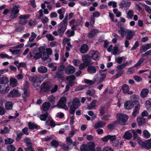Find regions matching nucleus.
<instances>
[{"label":"nucleus","instance_id":"f257e3e1","mask_svg":"<svg viewBox=\"0 0 151 151\" xmlns=\"http://www.w3.org/2000/svg\"><path fill=\"white\" fill-rule=\"evenodd\" d=\"M68 25V16L65 17L63 21L58 25L57 31L52 32V34L55 36L59 35L62 37L66 30Z\"/></svg>","mask_w":151,"mask_h":151},{"label":"nucleus","instance_id":"f03ea898","mask_svg":"<svg viewBox=\"0 0 151 151\" xmlns=\"http://www.w3.org/2000/svg\"><path fill=\"white\" fill-rule=\"evenodd\" d=\"M39 51L40 53L43 54L42 56V60H47L49 58V55L52 54V49L50 48L45 49L43 46L40 47L39 48Z\"/></svg>","mask_w":151,"mask_h":151},{"label":"nucleus","instance_id":"7ed1b4c3","mask_svg":"<svg viewBox=\"0 0 151 151\" xmlns=\"http://www.w3.org/2000/svg\"><path fill=\"white\" fill-rule=\"evenodd\" d=\"M42 79V77L39 75L29 76V80L33 83V85L35 87L39 86Z\"/></svg>","mask_w":151,"mask_h":151},{"label":"nucleus","instance_id":"20e7f679","mask_svg":"<svg viewBox=\"0 0 151 151\" xmlns=\"http://www.w3.org/2000/svg\"><path fill=\"white\" fill-rule=\"evenodd\" d=\"M118 123L121 125L124 124L128 119V117L126 115L122 113L117 114L116 115Z\"/></svg>","mask_w":151,"mask_h":151},{"label":"nucleus","instance_id":"39448f33","mask_svg":"<svg viewBox=\"0 0 151 151\" xmlns=\"http://www.w3.org/2000/svg\"><path fill=\"white\" fill-rule=\"evenodd\" d=\"M94 143L90 142L87 144H82L80 147L81 151H89L93 148Z\"/></svg>","mask_w":151,"mask_h":151},{"label":"nucleus","instance_id":"423d86ee","mask_svg":"<svg viewBox=\"0 0 151 151\" xmlns=\"http://www.w3.org/2000/svg\"><path fill=\"white\" fill-rule=\"evenodd\" d=\"M66 98L65 97H62L59 101L57 105L58 107L63 108L67 109L68 107L66 106Z\"/></svg>","mask_w":151,"mask_h":151},{"label":"nucleus","instance_id":"0eeeda50","mask_svg":"<svg viewBox=\"0 0 151 151\" xmlns=\"http://www.w3.org/2000/svg\"><path fill=\"white\" fill-rule=\"evenodd\" d=\"M29 16V14L20 15L19 17V18L20 19L19 22V24L21 25H25L27 22V19Z\"/></svg>","mask_w":151,"mask_h":151},{"label":"nucleus","instance_id":"6e6552de","mask_svg":"<svg viewBox=\"0 0 151 151\" xmlns=\"http://www.w3.org/2000/svg\"><path fill=\"white\" fill-rule=\"evenodd\" d=\"M19 7V5H15L13 6L11 10L12 14L10 16V18H14L17 16V14L19 11L18 9Z\"/></svg>","mask_w":151,"mask_h":151},{"label":"nucleus","instance_id":"1a4fd4ad","mask_svg":"<svg viewBox=\"0 0 151 151\" xmlns=\"http://www.w3.org/2000/svg\"><path fill=\"white\" fill-rule=\"evenodd\" d=\"M21 95V93L18 90L14 89L9 93L8 96L9 97L14 98L19 97Z\"/></svg>","mask_w":151,"mask_h":151},{"label":"nucleus","instance_id":"9d476101","mask_svg":"<svg viewBox=\"0 0 151 151\" xmlns=\"http://www.w3.org/2000/svg\"><path fill=\"white\" fill-rule=\"evenodd\" d=\"M10 89V86L9 85H0V93L4 94L8 92Z\"/></svg>","mask_w":151,"mask_h":151},{"label":"nucleus","instance_id":"9b49d317","mask_svg":"<svg viewBox=\"0 0 151 151\" xmlns=\"http://www.w3.org/2000/svg\"><path fill=\"white\" fill-rule=\"evenodd\" d=\"M90 54L91 55V59H93L95 60L99 59L100 55L99 52L92 50L90 52Z\"/></svg>","mask_w":151,"mask_h":151},{"label":"nucleus","instance_id":"f8f14e48","mask_svg":"<svg viewBox=\"0 0 151 151\" xmlns=\"http://www.w3.org/2000/svg\"><path fill=\"white\" fill-rule=\"evenodd\" d=\"M131 5V3L130 1H127L124 0H122L119 4V8L121 9L124 7L129 8Z\"/></svg>","mask_w":151,"mask_h":151},{"label":"nucleus","instance_id":"ddd939ff","mask_svg":"<svg viewBox=\"0 0 151 151\" xmlns=\"http://www.w3.org/2000/svg\"><path fill=\"white\" fill-rule=\"evenodd\" d=\"M99 69V67L98 65L94 66L90 65L87 68V71L90 74H94L96 72L97 70Z\"/></svg>","mask_w":151,"mask_h":151},{"label":"nucleus","instance_id":"4468645a","mask_svg":"<svg viewBox=\"0 0 151 151\" xmlns=\"http://www.w3.org/2000/svg\"><path fill=\"white\" fill-rule=\"evenodd\" d=\"M75 71V68L73 66L69 65L65 69L66 73L68 75L73 74Z\"/></svg>","mask_w":151,"mask_h":151},{"label":"nucleus","instance_id":"2eb2a0df","mask_svg":"<svg viewBox=\"0 0 151 151\" xmlns=\"http://www.w3.org/2000/svg\"><path fill=\"white\" fill-rule=\"evenodd\" d=\"M122 89L124 93L128 94H132L133 92L129 91V88L128 85L126 84L123 85L122 86Z\"/></svg>","mask_w":151,"mask_h":151},{"label":"nucleus","instance_id":"dca6fc26","mask_svg":"<svg viewBox=\"0 0 151 151\" xmlns=\"http://www.w3.org/2000/svg\"><path fill=\"white\" fill-rule=\"evenodd\" d=\"M133 103L132 101H127L124 104V107L127 110H130L134 107Z\"/></svg>","mask_w":151,"mask_h":151},{"label":"nucleus","instance_id":"f3484780","mask_svg":"<svg viewBox=\"0 0 151 151\" xmlns=\"http://www.w3.org/2000/svg\"><path fill=\"white\" fill-rule=\"evenodd\" d=\"M50 107V103L48 102H45L42 105L41 109L44 111H47L49 110Z\"/></svg>","mask_w":151,"mask_h":151},{"label":"nucleus","instance_id":"a211bd4d","mask_svg":"<svg viewBox=\"0 0 151 151\" xmlns=\"http://www.w3.org/2000/svg\"><path fill=\"white\" fill-rule=\"evenodd\" d=\"M80 105L81 104L79 99L78 98H75L73 100L72 102V105L71 106L78 109Z\"/></svg>","mask_w":151,"mask_h":151},{"label":"nucleus","instance_id":"6ab92c4d","mask_svg":"<svg viewBox=\"0 0 151 151\" xmlns=\"http://www.w3.org/2000/svg\"><path fill=\"white\" fill-rule=\"evenodd\" d=\"M91 58L89 57L88 56L86 55H84L82 57L83 61L87 65H92L93 64V63L91 60Z\"/></svg>","mask_w":151,"mask_h":151},{"label":"nucleus","instance_id":"aec40b11","mask_svg":"<svg viewBox=\"0 0 151 151\" xmlns=\"http://www.w3.org/2000/svg\"><path fill=\"white\" fill-rule=\"evenodd\" d=\"M140 104L139 103H138L135 106L132 114L133 117H135L136 116L139 114V111L140 109Z\"/></svg>","mask_w":151,"mask_h":151},{"label":"nucleus","instance_id":"412c9836","mask_svg":"<svg viewBox=\"0 0 151 151\" xmlns=\"http://www.w3.org/2000/svg\"><path fill=\"white\" fill-rule=\"evenodd\" d=\"M142 145L144 147L147 149L151 148V138L145 142H141Z\"/></svg>","mask_w":151,"mask_h":151},{"label":"nucleus","instance_id":"4be33fe9","mask_svg":"<svg viewBox=\"0 0 151 151\" xmlns=\"http://www.w3.org/2000/svg\"><path fill=\"white\" fill-rule=\"evenodd\" d=\"M135 33V32L134 31L128 29L126 33V34H127L126 36V39L130 40L132 38Z\"/></svg>","mask_w":151,"mask_h":151},{"label":"nucleus","instance_id":"5701e85b","mask_svg":"<svg viewBox=\"0 0 151 151\" xmlns=\"http://www.w3.org/2000/svg\"><path fill=\"white\" fill-rule=\"evenodd\" d=\"M119 29L118 30V33L121 35L122 37H123L126 35L128 29H126L124 27L120 26Z\"/></svg>","mask_w":151,"mask_h":151},{"label":"nucleus","instance_id":"b1692460","mask_svg":"<svg viewBox=\"0 0 151 151\" xmlns=\"http://www.w3.org/2000/svg\"><path fill=\"white\" fill-rule=\"evenodd\" d=\"M99 31L97 29H93L91 30L88 33V36L90 38H91L96 35Z\"/></svg>","mask_w":151,"mask_h":151},{"label":"nucleus","instance_id":"393cba45","mask_svg":"<svg viewBox=\"0 0 151 151\" xmlns=\"http://www.w3.org/2000/svg\"><path fill=\"white\" fill-rule=\"evenodd\" d=\"M106 124V123L104 122L99 121L95 123L94 125V127L96 129L102 128Z\"/></svg>","mask_w":151,"mask_h":151},{"label":"nucleus","instance_id":"a878e982","mask_svg":"<svg viewBox=\"0 0 151 151\" xmlns=\"http://www.w3.org/2000/svg\"><path fill=\"white\" fill-rule=\"evenodd\" d=\"M97 100L95 99L93 100L90 103L89 105L87 106V108L89 110L95 109L96 107V104Z\"/></svg>","mask_w":151,"mask_h":151},{"label":"nucleus","instance_id":"bb28decb","mask_svg":"<svg viewBox=\"0 0 151 151\" xmlns=\"http://www.w3.org/2000/svg\"><path fill=\"white\" fill-rule=\"evenodd\" d=\"M151 48V43H148L143 45L142 46L141 49V52L142 53L145 52L146 50Z\"/></svg>","mask_w":151,"mask_h":151},{"label":"nucleus","instance_id":"cd10ccee","mask_svg":"<svg viewBox=\"0 0 151 151\" xmlns=\"http://www.w3.org/2000/svg\"><path fill=\"white\" fill-rule=\"evenodd\" d=\"M18 84L17 80L14 78H12L10 79V85L12 87L17 86Z\"/></svg>","mask_w":151,"mask_h":151},{"label":"nucleus","instance_id":"c85d7f7f","mask_svg":"<svg viewBox=\"0 0 151 151\" xmlns=\"http://www.w3.org/2000/svg\"><path fill=\"white\" fill-rule=\"evenodd\" d=\"M137 122L139 126H141L145 123V119L143 117H139L137 118Z\"/></svg>","mask_w":151,"mask_h":151},{"label":"nucleus","instance_id":"c756f323","mask_svg":"<svg viewBox=\"0 0 151 151\" xmlns=\"http://www.w3.org/2000/svg\"><path fill=\"white\" fill-rule=\"evenodd\" d=\"M112 137L114 138L112 140H111L110 142L112 144L113 146L115 147L118 146L119 143L118 139H116L115 135H113Z\"/></svg>","mask_w":151,"mask_h":151},{"label":"nucleus","instance_id":"7c9ffc66","mask_svg":"<svg viewBox=\"0 0 151 151\" xmlns=\"http://www.w3.org/2000/svg\"><path fill=\"white\" fill-rule=\"evenodd\" d=\"M88 50V48L87 45L86 44H83L81 46L80 51L82 53H85Z\"/></svg>","mask_w":151,"mask_h":151},{"label":"nucleus","instance_id":"2f4dec72","mask_svg":"<svg viewBox=\"0 0 151 151\" xmlns=\"http://www.w3.org/2000/svg\"><path fill=\"white\" fill-rule=\"evenodd\" d=\"M149 92V90L147 88L143 89L140 92V96L142 98L146 97Z\"/></svg>","mask_w":151,"mask_h":151},{"label":"nucleus","instance_id":"473e14b6","mask_svg":"<svg viewBox=\"0 0 151 151\" xmlns=\"http://www.w3.org/2000/svg\"><path fill=\"white\" fill-rule=\"evenodd\" d=\"M118 124V121H116V120L114 121L112 123L108 124L107 125V128L110 130H112Z\"/></svg>","mask_w":151,"mask_h":151},{"label":"nucleus","instance_id":"72a5a7b5","mask_svg":"<svg viewBox=\"0 0 151 151\" xmlns=\"http://www.w3.org/2000/svg\"><path fill=\"white\" fill-rule=\"evenodd\" d=\"M75 77L73 75L69 76L66 77V80L69 81L70 83L69 84V85L71 86H73V82L75 80Z\"/></svg>","mask_w":151,"mask_h":151},{"label":"nucleus","instance_id":"f704fd0d","mask_svg":"<svg viewBox=\"0 0 151 151\" xmlns=\"http://www.w3.org/2000/svg\"><path fill=\"white\" fill-rule=\"evenodd\" d=\"M113 135H108L104 137L101 139L102 141L104 142H107L108 140L109 139L110 141L113 139L114 137H112Z\"/></svg>","mask_w":151,"mask_h":151},{"label":"nucleus","instance_id":"c9c22d12","mask_svg":"<svg viewBox=\"0 0 151 151\" xmlns=\"http://www.w3.org/2000/svg\"><path fill=\"white\" fill-rule=\"evenodd\" d=\"M123 138L127 140H129L132 137V134L129 131L126 132L123 135Z\"/></svg>","mask_w":151,"mask_h":151},{"label":"nucleus","instance_id":"e433bc0d","mask_svg":"<svg viewBox=\"0 0 151 151\" xmlns=\"http://www.w3.org/2000/svg\"><path fill=\"white\" fill-rule=\"evenodd\" d=\"M9 51L12 54L14 55H17V56H19L21 54V50L19 49L13 50L11 49H9Z\"/></svg>","mask_w":151,"mask_h":151},{"label":"nucleus","instance_id":"4c0bfd02","mask_svg":"<svg viewBox=\"0 0 151 151\" xmlns=\"http://www.w3.org/2000/svg\"><path fill=\"white\" fill-rule=\"evenodd\" d=\"M63 70H59L56 73V75L54 78H58L63 79Z\"/></svg>","mask_w":151,"mask_h":151},{"label":"nucleus","instance_id":"58836bf2","mask_svg":"<svg viewBox=\"0 0 151 151\" xmlns=\"http://www.w3.org/2000/svg\"><path fill=\"white\" fill-rule=\"evenodd\" d=\"M9 82L8 78L6 77H2L0 78V84H6Z\"/></svg>","mask_w":151,"mask_h":151},{"label":"nucleus","instance_id":"ea45409f","mask_svg":"<svg viewBox=\"0 0 151 151\" xmlns=\"http://www.w3.org/2000/svg\"><path fill=\"white\" fill-rule=\"evenodd\" d=\"M73 148L72 145L63 144L62 145V148L64 151H69Z\"/></svg>","mask_w":151,"mask_h":151},{"label":"nucleus","instance_id":"a19ab883","mask_svg":"<svg viewBox=\"0 0 151 151\" xmlns=\"http://www.w3.org/2000/svg\"><path fill=\"white\" fill-rule=\"evenodd\" d=\"M29 128L30 129H37L38 127V125L34 123H32L29 122L28 123Z\"/></svg>","mask_w":151,"mask_h":151},{"label":"nucleus","instance_id":"79ce46f5","mask_svg":"<svg viewBox=\"0 0 151 151\" xmlns=\"http://www.w3.org/2000/svg\"><path fill=\"white\" fill-rule=\"evenodd\" d=\"M23 91L22 96L24 99V101H27V98L29 96V92L28 90H23Z\"/></svg>","mask_w":151,"mask_h":151},{"label":"nucleus","instance_id":"37998d69","mask_svg":"<svg viewBox=\"0 0 151 151\" xmlns=\"http://www.w3.org/2000/svg\"><path fill=\"white\" fill-rule=\"evenodd\" d=\"M38 72L41 73H45L47 71V68L44 66H40L38 68Z\"/></svg>","mask_w":151,"mask_h":151},{"label":"nucleus","instance_id":"c03bdc74","mask_svg":"<svg viewBox=\"0 0 151 151\" xmlns=\"http://www.w3.org/2000/svg\"><path fill=\"white\" fill-rule=\"evenodd\" d=\"M51 145L54 148H57L59 145V143L58 141L53 140L51 142Z\"/></svg>","mask_w":151,"mask_h":151},{"label":"nucleus","instance_id":"a18cd8bd","mask_svg":"<svg viewBox=\"0 0 151 151\" xmlns=\"http://www.w3.org/2000/svg\"><path fill=\"white\" fill-rule=\"evenodd\" d=\"M127 18L132 19L134 16V12L132 10H129L127 13Z\"/></svg>","mask_w":151,"mask_h":151},{"label":"nucleus","instance_id":"49530a36","mask_svg":"<svg viewBox=\"0 0 151 151\" xmlns=\"http://www.w3.org/2000/svg\"><path fill=\"white\" fill-rule=\"evenodd\" d=\"M43 55L42 53L37 52L35 53L34 55V58L35 60H37L41 58L42 60V56Z\"/></svg>","mask_w":151,"mask_h":151},{"label":"nucleus","instance_id":"de8ad7c7","mask_svg":"<svg viewBox=\"0 0 151 151\" xmlns=\"http://www.w3.org/2000/svg\"><path fill=\"white\" fill-rule=\"evenodd\" d=\"M145 59L142 58H140L137 62L134 65V67L136 68L140 65L145 61Z\"/></svg>","mask_w":151,"mask_h":151},{"label":"nucleus","instance_id":"09e8293b","mask_svg":"<svg viewBox=\"0 0 151 151\" xmlns=\"http://www.w3.org/2000/svg\"><path fill=\"white\" fill-rule=\"evenodd\" d=\"M96 78H94L92 80H90L87 79H85L84 80V81L87 84H88L90 85H92L96 81Z\"/></svg>","mask_w":151,"mask_h":151},{"label":"nucleus","instance_id":"8fccbe9b","mask_svg":"<svg viewBox=\"0 0 151 151\" xmlns=\"http://www.w3.org/2000/svg\"><path fill=\"white\" fill-rule=\"evenodd\" d=\"M71 130L70 132L69 133V136L70 137H73L78 131V129H75L74 128L73 126H72L71 127Z\"/></svg>","mask_w":151,"mask_h":151},{"label":"nucleus","instance_id":"3c124183","mask_svg":"<svg viewBox=\"0 0 151 151\" xmlns=\"http://www.w3.org/2000/svg\"><path fill=\"white\" fill-rule=\"evenodd\" d=\"M24 142L26 144L27 147H28L32 146V143L31 140L28 137H26L24 138Z\"/></svg>","mask_w":151,"mask_h":151},{"label":"nucleus","instance_id":"603ef678","mask_svg":"<svg viewBox=\"0 0 151 151\" xmlns=\"http://www.w3.org/2000/svg\"><path fill=\"white\" fill-rule=\"evenodd\" d=\"M127 64V62L125 63L118 66L117 67L116 71H119V70H122L125 67Z\"/></svg>","mask_w":151,"mask_h":151},{"label":"nucleus","instance_id":"864d4df0","mask_svg":"<svg viewBox=\"0 0 151 151\" xmlns=\"http://www.w3.org/2000/svg\"><path fill=\"white\" fill-rule=\"evenodd\" d=\"M95 93V91L93 89L91 90H88L86 92L87 95H88L91 96H92L94 95Z\"/></svg>","mask_w":151,"mask_h":151},{"label":"nucleus","instance_id":"5fc2aeb1","mask_svg":"<svg viewBox=\"0 0 151 151\" xmlns=\"http://www.w3.org/2000/svg\"><path fill=\"white\" fill-rule=\"evenodd\" d=\"M117 71L118 72V73L114 75L113 77V78L114 79L117 78L121 76L124 73V71L123 70H119V71Z\"/></svg>","mask_w":151,"mask_h":151},{"label":"nucleus","instance_id":"6e6d98bb","mask_svg":"<svg viewBox=\"0 0 151 151\" xmlns=\"http://www.w3.org/2000/svg\"><path fill=\"white\" fill-rule=\"evenodd\" d=\"M37 36V35L36 34L33 32H32L31 36L29 38V42H31L33 41Z\"/></svg>","mask_w":151,"mask_h":151},{"label":"nucleus","instance_id":"4d7b16f0","mask_svg":"<svg viewBox=\"0 0 151 151\" xmlns=\"http://www.w3.org/2000/svg\"><path fill=\"white\" fill-rule=\"evenodd\" d=\"M42 88H43L46 91L49 90L50 88V86L48 83H43L42 85Z\"/></svg>","mask_w":151,"mask_h":151},{"label":"nucleus","instance_id":"13d9d810","mask_svg":"<svg viewBox=\"0 0 151 151\" xmlns=\"http://www.w3.org/2000/svg\"><path fill=\"white\" fill-rule=\"evenodd\" d=\"M0 58H7L8 59H11L13 58V57L11 56H9L6 54H4L1 53L0 54Z\"/></svg>","mask_w":151,"mask_h":151},{"label":"nucleus","instance_id":"bf43d9fd","mask_svg":"<svg viewBox=\"0 0 151 151\" xmlns=\"http://www.w3.org/2000/svg\"><path fill=\"white\" fill-rule=\"evenodd\" d=\"M48 117H49L48 116V113L46 112L44 114L40 115V118L42 121H45Z\"/></svg>","mask_w":151,"mask_h":151},{"label":"nucleus","instance_id":"052dcab7","mask_svg":"<svg viewBox=\"0 0 151 151\" xmlns=\"http://www.w3.org/2000/svg\"><path fill=\"white\" fill-rule=\"evenodd\" d=\"M5 144L6 145L11 144L14 142V140L11 138H7L4 140Z\"/></svg>","mask_w":151,"mask_h":151},{"label":"nucleus","instance_id":"680f3d73","mask_svg":"<svg viewBox=\"0 0 151 151\" xmlns=\"http://www.w3.org/2000/svg\"><path fill=\"white\" fill-rule=\"evenodd\" d=\"M143 133L144 137L146 138H148L150 137V134L147 130H145L143 131Z\"/></svg>","mask_w":151,"mask_h":151},{"label":"nucleus","instance_id":"e2e57ef3","mask_svg":"<svg viewBox=\"0 0 151 151\" xmlns=\"http://www.w3.org/2000/svg\"><path fill=\"white\" fill-rule=\"evenodd\" d=\"M12 107V103L11 102H7L5 104V107L6 109L8 110L11 109Z\"/></svg>","mask_w":151,"mask_h":151},{"label":"nucleus","instance_id":"0e129e2a","mask_svg":"<svg viewBox=\"0 0 151 151\" xmlns=\"http://www.w3.org/2000/svg\"><path fill=\"white\" fill-rule=\"evenodd\" d=\"M49 67L52 68L51 70L52 71H55L56 70L57 68V66L56 64L53 63H50L48 64Z\"/></svg>","mask_w":151,"mask_h":151},{"label":"nucleus","instance_id":"69168bd1","mask_svg":"<svg viewBox=\"0 0 151 151\" xmlns=\"http://www.w3.org/2000/svg\"><path fill=\"white\" fill-rule=\"evenodd\" d=\"M65 33L68 37H70L74 35L75 32L73 31H70V30H68L65 32Z\"/></svg>","mask_w":151,"mask_h":151},{"label":"nucleus","instance_id":"338daca9","mask_svg":"<svg viewBox=\"0 0 151 151\" xmlns=\"http://www.w3.org/2000/svg\"><path fill=\"white\" fill-rule=\"evenodd\" d=\"M113 12L114 13L116 14V16L117 17H119L121 15V12L118 11L117 9H114L113 10Z\"/></svg>","mask_w":151,"mask_h":151},{"label":"nucleus","instance_id":"774afa93","mask_svg":"<svg viewBox=\"0 0 151 151\" xmlns=\"http://www.w3.org/2000/svg\"><path fill=\"white\" fill-rule=\"evenodd\" d=\"M145 106L148 110L151 109V103L149 101H147L145 102Z\"/></svg>","mask_w":151,"mask_h":151}]
</instances>
